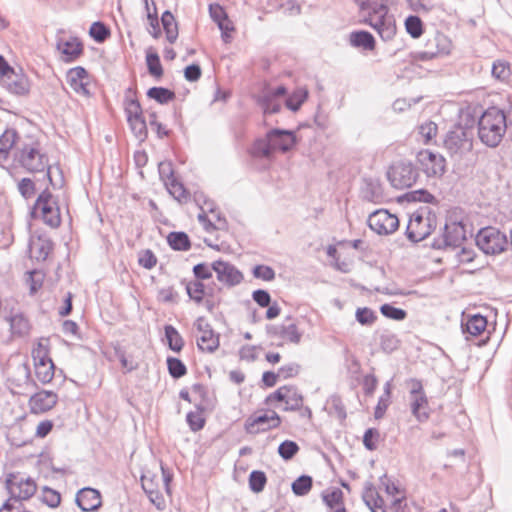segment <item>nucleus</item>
Wrapping results in <instances>:
<instances>
[{
    "label": "nucleus",
    "instance_id": "58836bf2",
    "mask_svg": "<svg viewBox=\"0 0 512 512\" xmlns=\"http://www.w3.org/2000/svg\"><path fill=\"white\" fill-rule=\"evenodd\" d=\"M167 242L173 250L187 251L191 247L188 235L184 232H171L167 236Z\"/></svg>",
    "mask_w": 512,
    "mask_h": 512
},
{
    "label": "nucleus",
    "instance_id": "c756f323",
    "mask_svg": "<svg viewBox=\"0 0 512 512\" xmlns=\"http://www.w3.org/2000/svg\"><path fill=\"white\" fill-rule=\"evenodd\" d=\"M487 319L480 314H474L467 317L463 323V331L473 337L482 335L487 329Z\"/></svg>",
    "mask_w": 512,
    "mask_h": 512
},
{
    "label": "nucleus",
    "instance_id": "aec40b11",
    "mask_svg": "<svg viewBox=\"0 0 512 512\" xmlns=\"http://www.w3.org/2000/svg\"><path fill=\"white\" fill-rule=\"evenodd\" d=\"M196 328L198 332L197 346L199 350L205 353H212L217 350L220 345L219 335L213 331L203 317L197 319Z\"/></svg>",
    "mask_w": 512,
    "mask_h": 512
},
{
    "label": "nucleus",
    "instance_id": "ddd939ff",
    "mask_svg": "<svg viewBox=\"0 0 512 512\" xmlns=\"http://www.w3.org/2000/svg\"><path fill=\"white\" fill-rule=\"evenodd\" d=\"M6 488L15 500H27L36 490V482L30 477H24L20 473H10L6 478Z\"/></svg>",
    "mask_w": 512,
    "mask_h": 512
},
{
    "label": "nucleus",
    "instance_id": "4d7b16f0",
    "mask_svg": "<svg viewBox=\"0 0 512 512\" xmlns=\"http://www.w3.org/2000/svg\"><path fill=\"white\" fill-rule=\"evenodd\" d=\"M438 128L434 122L428 121L419 126V135L424 144L430 143L437 135Z\"/></svg>",
    "mask_w": 512,
    "mask_h": 512
},
{
    "label": "nucleus",
    "instance_id": "de8ad7c7",
    "mask_svg": "<svg viewBox=\"0 0 512 512\" xmlns=\"http://www.w3.org/2000/svg\"><path fill=\"white\" fill-rule=\"evenodd\" d=\"M312 478L308 475H302L298 477L293 483H292V491L297 496H304L307 495L311 489H312Z\"/></svg>",
    "mask_w": 512,
    "mask_h": 512
},
{
    "label": "nucleus",
    "instance_id": "09e8293b",
    "mask_svg": "<svg viewBox=\"0 0 512 512\" xmlns=\"http://www.w3.org/2000/svg\"><path fill=\"white\" fill-rule=\"evenodd\" d=\"M405 29L412 38H419L423 34V22L418 16H409L405 20Z\"/></svg>",
    "mask_w": 512,
    "mask_h": 512
},
{
    "label": "nucleus",
    "instance_id": "393cba45",
    "mask_svg": "<svg viewBox=\"0 0 512 512\" xmlns=\"http://www.w3.org/2000/svg\"><path fill=\"white\" fill-rule=\"evenodd\" d=\"M443 238L447 246H461L466 240L465 226L462 223L456 221H450L446 223Z\"/></svg>",
    "mask_w": 512,
    "mask_h": 512
},
{
    "label": "nucleus",
    "instance_id": "dca6fc26",
    "mask_svg": "<svg viewBox=\"0 0 512 512\" xmlns=\"http://www.w3.org/2000/svg\"><path fill=\"white\" fill-rule=\"evenodd\" d=\"M368 225L379 235H389L398 229L399 219L386 209H378L369 216Z\"/></svg>",
    "mask_w": 512,
    "mask_h": 512
},
{
    "label": "nucleus",
    "instance_id": "ea45409f",
    "mask_svg": "<svg viewBox=\"0 0 512 512\" xmlns=\"http://www.w3.org/2000/svg\"><path fill=\"white\" fill-rule=\"evenodd\" d=\"M147 97L155 100L159 104H167L176 97L175 93L164 87H152L147 91Z\"/></svg>",
    "mask_w": 512,
    "mask_h": 512
},
{
    "label": "nucleus",
    "instance_id": "9b49d317",
    "mask_svg": "<svg viewBox=\"0 0 512 512\" xmlns=\"http://www.w3.org/2000/svg\"><path fill=\"white\" fill-rule=\"evenodd\" d=\"M416 161L419 169L427 176L439 178L446 171L445 158L429 149L420 150L417 153Z\"/></svg>",
    "mask_w": 512,
    "mask_h": 512
},
{
    "label": "nucleus",
    "instance_id": "680f3d73",
    "mask_svg": "<svg viewBox=\"0 0 512 512\" xmlns=\"http://www.w3.org/2000/svg\"><path fill=\"white\" fill-rule=\"evenodd\" d=\"M45 275L43 272L33 270L28 272L27 284L32 294L36 293L43 285Z\"/></svg>",
    "mask_w": 512,
    "mask_h": 512
},
{
    "label": "nucleus",
    "instance_id": "338daca9",
    "mask_svg": "<svg viewBox=\"0 0 512 512\" xmlns=\"http://www.w3.org/2000/svg\"><path fill=\"white\" fill-rule=\"evenodd\" d=\"M380 312L385 317L391 318L394 320H398V321L405 319V317L407 315L406 311H404L403 309L396 308L390 304H383L380 307Z\"/></svg>",
    "mask_w": 512,
    "mask_h": 512
},
{
    "label": "nucleus",
    "instance_id": "603ef678",
    "mask_svg": "<svg viewBox=\"0 0 512 512\" xmlns=\"http://www.w3.org/2000/svg\"><path fill=\"white\" fill-rule=\"evenodd\" d=\"M274 153L270 145L269 133L266 139L258 140L252 147V154L257 157H270Z\"/></svg>",
    "mask_w": 512,
    "mask_h": 512
},
{
    "label": "nucleus",
    "instance_id": "a878e982",
    "mask_svg": "<svg viewBox=\"0 0 512 512\" xmlns=\"http://www.w3.org/2000/svg\"><path fill=\"white\" fill-rule=\"evenodd\" d=\"M269 139L274 153L287 152L296 143L294 134L289 131L273 130L269 132Z\"/></svg>",
    "mask_w": 512,
    "mask_h": 512
},
{
    "label": "nucleus",
    "instance_id": "f03ea898",
    "mask_svg": "<svg viewBox=\"0 0 512 512\" xmlns=\"http://www.w3.org/2000/svg\"><path fill=\"white\" fill-rule=\"evenodd\" d=\"M507 123L504 112L490 107L483 112L478 120V136L489 147H496L502 141Z\"/></svg>",
    "mask_w": 512,
    "mask_h": 512
},
{
    "label": "nucleus",
    "instance_id": "f8f14e48",
    "mask_svg": "<svg viewBox=\"0 0 512 512\" xmlns=\"http://www.w3.org/2000/svg\"><path fill=\"white\" fill-rule=\"evenodd\" d=\"M478 247L486 254H498L504 251L507 244L505 234L494 227L482 228L477 236Z\"/></svg>",
    "mask_w": 512,
    "mask_h": 512
},
{
    "label": "nucleus",
    "instance_id": "a19ab883",
    "mask_svg": "<svg viewBox=\"0 0 512 512\" xmlns=\"http://www.w3.org/2000/svg\"><path fill=\"white\" fill-rule=\"evenodd\" d=\"M165 337L171 350L180 352L183 349L184 340L177 329L172 325L165 326Z\"/></svg>",
    "mask_w": 512,
    "mask_h": 512
},
{
    "label": "nucleus",
    "instance_id": "2eb2a0df",
    "mask_svg": "<svg viewBox=\"0 0 512 512\" xmlns=\"http://www.w3.org/2000/svg\"><path fill=\"white\" fill-rule=\"evenodd\" d=\"M360 22L372 27L383 41L392 40L397 33L396 21L389 15V9L377 16H365Z\"/></svg>",
    "mask_w": 512,
    "mask_h": 512
},
{
    "label": "nucleus",
    "instance_id": "6ab92c4d",
    "mask_svg": "<svg viewBox=\"0 0 512 512\" xmlns=\"http://www.w3.org/2000/svg\"><path fill=\"white\" fill-rule=\"evenodd\" d=\"M67 85L72 91L81 96H89L92 78L82 66L70 68L65 75Z\"/></svg>",
    "mask_w": 512,
    "mask_h": 512
},
{
    "label": "nucleus",
    "instance_id": "423d86ee",
    "mask_svg": "<svg viewBox=\"0 0 512 512\" xmlns=\"http://www.w3.org/2000/svg\"><path fill=\"white\" fill-rule=\"evenodd\" d=\"M282 425V417L273 408L259 409L250 415L244 423L246 433L256 435L278 429Z\"/></svg>",
    "mask_w": 512,
    "mask_h": 512
},
{
    "label": "nucleus",
    "instance_id": "f704fd0d",
    "mask_svg": "<svg viewBox=\"0 0 512 512\" xmlns=\"http://www.w3.org/2000/svg\"><path fill=\"white\" fill-rule=\"evenodd\" d=\"M445 146L451 153L457 154L463 150L470 149L472 144L465 137L464 133H451L445 140Z\"/></svg>",
    "mask_w": 512,
    "mask_h": 512
},
{
    "label": "nucleus",
    "instance_id": "69168bd1",
    "mask_svg": "<svg viewBox=\"0 0 512 512\" xmlns=\"http://www.w3.org/2000/svg\"><path fill=\"white\" fill-rule=\"evenodd\" d=\"M260 347L255 345H244L239 350V357L242 361L254 362L260 354Z\"/></svg>",
    "mask_w": 512,
    "mask_h": 512
},
{
    "label": "nucleus",
    "instance_id": "8fccbe9b",
    "mask_svg": "<svg viewBox=\"0 0 512 512\" xmlns=\"http://www.w3.org/2000/svg\"><path fill=\"white\" fill-rule=\"evenodd\" d=\"M41 501L51 508H56L61 503V495L58 491L44 487L40 493Z\"/></svg>",
    "mask_w": 512,
    "mask_h": 512
},
{
    "label": "nucleus",
    "instance_id": "7ed1b4c3",
    "mask_svg": "<svg viewBox=\"0 0 512 512\" xmlns=\"http://www.w3.org/2000/svg\"><path fill=\"white\" fill-rule=\"evenodd\" d=\"M171 480L172 475L163 467L147 469L141 477L142 488L158 509L165 507V494L170 496Z\"/></svg>",
    "mask_w": 512,
    "mask_h": 512
},
{
    "label": "nucleus",
    "instance_id": "bf43d9fd",
    "mask_svg": "<svg viewBox=\"0 0 512 512\" xmlns=\"http://www.w3.org/2000/svg\"><path fill=\"white\" fill-rule=\"evenodd\" d=\"M277 372L280 380L293 379L299 375L300 365L295 362L287 363L279 367Z\"/></svg>",
    "mask_w": 512,
    "mask_h": 512
},
{
    "label": "nucleus",
    "instance_id": "9d476101",
    "mask_svg": "<svg viewBox=\"0 0 512 512\" xmlns=\"http://www.w3.org/2000/svg\"><path fill=\"white\" fill-rule=\"evenodd\" d=\"M189 298L197 305L204 306L212 312L221 303V298L214 288H207L200 280L190 281L186 285Z\"/></svg>",
    "mask_w": 512,
    "mask_h": 512
},
{
    "label": "nucleus",
    "instance_id": "49530a36",
    "mask_svg": "<svg viewBox=\"0 0 512 512\" xmlns=\"http://www.w3.org/2000/svg\"><path fill=\"white\" fill-rule=\"evenodd\" d=\"M249 488L254 493H260L264 490L267 484V476L263 471L254 470L249 475Z\"/></svg>",
    "mask_w": 512,
    "mask_h": 512
},
{
    "label": "nucleus",
    "instance_id": "e2e57ef3",
    "mask_svg": "<svg viewBox=\"0 0 512 512\" xmlns=\"http://www.w3.org/2000/svg\"><path fill=\"white\" fill-rule=\"evenodd\" d=\"M355 317L362 325H372L377 320L376 313L368 307L358 308Z\"/></svg>",
    "mask_w": 512,
    "mask_h": 512
},
{
    "label": "nucleus",
    "instance_id": "6e6d98bb",
    "mask_svg": "<svg viewBox=\"0 0 512 512\" xmlns=\"http://www.w3.org/2000/svg\"><path fill=\"white\" fill-rule=\"evenodd\" d=\"M158 263V259L154 252L150 249H145L138 254V264L144 269L151 270Z\"/></svg>",
    "mask_w": 512,
    "mask_h": 512
},
{
    "label": "nucleus",
    "instance_id": "1a4fd4ad",
    "mask_svg": "<svg viewBox=\"0 0 512 512\" xmlns=\"http://www.w3.org/2000/svg\"><path fill=\"white\" fill-rule=\"evenodd\" d=\"M34 214L52 228H57L61 224L59 206L47 190H44L37 198L34 205Z\"/></svg>",
    "mask_w": 512,
    "mask_h": 512
},
{
    "label": "nucleus",
    "instance_id": "79ce46f5",
    "mask_svg": "<svg viewBox=\"0 0 512 512\" xmlns=\"http://www.w3.org/2000/svg\"><path fill=\"white\" fill-rule=\"evenodd\" d=\"M165 185L170 193L179 202L184 201L188 198V192L184 185L179 182L175 177H168Z\"/></svg>",
    "mask_w": 512,
    "mask_h": 512
},
{
    "label": "nucleus",
    "instance_id": "0eeeda50",
    "mask_svg": "<svg viewBox=\"0 0 512 512\" xmlns=\"http://www.w3.org/2000/svg\"><path fill=\"white\" fill-rule=\"evenodd\" d=\"M409 386V407L412 415L418 422L428 421L431 414V407L429 405L428 397L424 391L421 381L411 379L408 382Z\"/></svg>",
    "mask_w": 512,
    "mask_h": 512
},
{
    "label": "nucleus",
    "instance_id": "39448f33",
    "mask_svg": "<svg viewBox=\"0 0 512 512\" xmlns=\"http://www.w3.org/2000/svg\"><path fill=\"white\" fill-rule=\"evenodd\" d=\"M436 215L428 207H421L413 212L406 229L407 237L413 242L427 238L436 228Z\"/></svg>",
    "mask_w": 512,
    "mask_h": 512
},
{
    "label": "nucleus",
    "instance_id": "5701e85b",
    "mask_svg": "<svg viewBox=\"0 0 512 512\" xmlns=\"http://www.w3.org/2000/svg\"><path fill=\"white\" fill-rule=\"evenodd\" d=\"M217 274V279L229 286H234L242 282L243 275L233 265L225 261H215L211 267Z\"/></svg>",
    "mask_w": 512,
    "mask_h": 512
},
{
    "label": "nucleus",
    "instance_id": "412c9836",
    "mask_svg": "<svg viewBox=\"0 0 512 512\" xmlns=\"http://www.w3.org/2000/svg\"><path fill=\"white\" fill-rule=\"evenodd\" d=\"M56 49L63 62L71 63L82 56L84 45L81 40L75 36L58 37Z\"/></svg>",
    "mask_w": 512,
    "mask_h": 512
},
{
    "label": "nucleus",
    "instance_id": "a18cd8bd",
    "mask_svg": "<svg viewBox=\"0 0 512 512\" xmlns=\"http://www.w3.org/2000/svg\"><path fill=\"white\" fill-rule=\"evenodd\" d=\"M433 42L436 45V51L430 52V58L439 56V55H448L450 54L452 50V42L451 40L443 35V34H437Z\"/></svg>",
    "mask_w": 512,
    "mask_h": 512
},
{
    "label": "nucleus",
    "instance_id": "4be33fe9",
    "mask_svg": "<svg viewBox=\"0 0 512 512\" xmlns=\"http://www.w3.org/2000/svg\"><path fill=\"white\" fill-rule=\"evenodd\" d=\"M209 14L213 21L221 30V37L225 43H230L233 34L235 33V26L229 19L225 9L218 3H211L209 5Z\"/></svg>",
    "mask_w": 512,
    "mask_h": 512
},
{
    "label": "nucleus",
    "instance_id": "bb28decb",
    "mask_svg": "<svg viewBox=\"0 0 512 512\" xmlns=\"http://www.w3.org/2000/svg\"><path fill=\"white\" fill-rule=\"evenodd\" d=\"M179 397L190 404L200 406L207 402L208 390L204 384L195 383L189 389H181L179 392Z\"/></svg>",
    "mask_w": 512,
    "mask_h": 512
},
{
    "label": "nucleus",
    "instance_id": "4c0bfd02",
    "mask_svg": "<svg viewBox=\"0 0 512 512\" xmlns=\"http://www.w3.org/2000/svg\"><path fill=\"white\" fill-rule=\"evenodd\" d=\"M10 329L13 335L25 336L30 331V323L22 314H16L9 318Z\"/></svg>",
    "mask_w": 512,
    "mask_h": 512
},
{
    "label": "nucleus",
    "instance_id": "37998d69",
    "mask_svg": "<svg viewBox=\"0 0 512 512\" xmlns=\"http://www.w3.org/2000/svg\"><path fill=\"white\" fill-rule=\"evenodd\" d=\"M308 98V90L304 87L297 88L286 100V106L292 111L300 109Z\"/></svg>",
    "mask_w": 512,
    "mask_h": 512
},
{
    "label": "nucleus",
    "instance_id": "864d4df0",
    "mask_svg": "<svg viewBox=\"0 0 512 512\" xmlns=\"http://www.w3.org/2000/svg\"><path fill=\"white\" fill-rule=\"evenodd\" d=\"M299 450L298 444L291 440L283 441L278 447L279 455L286 461L291 460Z\"/></svg>",
    "mask_w": 512,
    "mask_h": 512
},
{
    "label": "nucleus",
    "instance_id": "13d9d810",
    "mask_svg": "<svg viewBox=\"0 0 512 512\" xmlns=\"http://www.w3.org/2000/svg\"><path fill=\"white\" fill-rule=\"evenodd\" d=\"M391 391L390 385L387 384L385 389V395L381 396L378 400V403L375 407L374 417L376 419H381L384 417L389 405H390Z\"/></svg>",
    "mask_w": 512,
    "mask_h": 512
},
{
    "label": "nucleus",
    "instance_id": "473e14b6",
    "mask_svg": "<svg viewBox=\"0 0 512 512\" xmlns=\"http://www.w3.org/2000/svg\"><path fill=\"white\" fill-rule=\"evenodd\" d=\"M355 2L362 12H366L365 16L372 17L388 10L390 0H355Z\"/></svg>",
    "mask_w": 512,
    "mask_h": 512
},
{
    "label": "nucleus",
    "instance_id": "c85d7f7f",
    "mask_svg": "<svg viewBox=\"0 0 512 512\" xmlns=\"http://www.w3.org/2000/svg\"><path fill=\"white\" fill-rule=\"evenodd\" d=\"M322 500L333 512H347L344 506V494L339 488H332L322 493Z\"/></svg>",
    "mask_w": 512,
    "mask_h": 512
},
{
    "label": "nucleus",
    "instance_id": "052dcab7",
    "mask_svg": "<svg viewBox=\"0 0 512 512\" xmlns=\"http://www.w3.org/2000/svg\"><path fill=\"white\" fill-rule=\"evenodd\" d=\"M18 139L15 129H6L0 136V150L9 151L14 147Z\"/></svg>",
    "mask_w": 512,
    "mask_h": 512
},
{
    "label": "nucleus",
    "instance_id": "e433bc0d",
    "mask_svg": "<svg viewBox=\"0 0 512 512\" xmlns=\"http://www.w3.org/2000/svg\"><path fill=\"white\" fill-rule=\"evenodd\" d=\"M145 2H146V12H147L146 19H147V23L149 26L148 32L153 38L158 39L161 35V30H160V26H159V19H158L156 5L154 2H152V6H150L147 0H145Z\"/></svg>",
    "mask_w": 512,
    "mask_h": 512
},
{
    "label": "nucleus",
    "instance_id": "f3484780",
    "mask_svg": "<svg viewBox=\"0 0 512 512\" xmlns=\"http://www.w3.org/2000/svg\"><path fill=\"white\" fill-rule=\"evenodd\" d=\"M59 401L58 394L52 390L41 389L28 399V409L33 415H43L53 410Z\"/></svg>",
    "mask_w": 512,
    "mask_h": 512
},
{
    "label": "nucleus",
    "instance_id": "7c9ffc66",
    "mask_svg": "<svg viewBox=\"0 0 512 512\" xmlns=\"http://www.w3.org/2000/svg\"><path fill=\"white\" fill-rule=\"evenodd\" d=\"M286 94V88L279 86L267 93L262 99V106L265 113H277L280 111L281 103L278 97Z\"/></svg>",
    "mask_w": 512,
    "mask_h": 512
},
{
    "label": "nucleus",
    "instance_id": "c03bdc74",
    "mask_svg": "<svg viewBox=\"0 0 512 512\" xmlns=\"http://www.w3.org/2000/svg\"><path fill=\"white\" fill-rule=\"evenodd\" d=\"M276 333L282 339L291 343L297 344L301 340V333L299 332L297 325L294 323L280 326Z\"/></svg>",
    "mask_w": 512,
    "mask_h": 512
},
{
    "label": "nucleus",
    "instance_id": "20e7f679",
    "mask_svg": "<svg viewBox=\"0 0 512 512\" xmlns=\"http://www.w3.org/2000/svg\"><path fill=\"white\" fill-rule=\"evenodd\" d=\"M31 357L34 377L43 385L49 384L55 375V365L50 357L49 339H39L31 350Z\"/></svg>",
    "mask_w": 512,
    "mask_h": 512
},
{
    "label": "nucleus",
    "instance_id": "4468645a",
    "mask_svg": "<svg viewBox=\"0 0 512 512\" xmlns=\"http://www.w3.org/2000/svg\"><path fill=\"white\" fill-rule=\"evenodd\" d=\"M387 177L393 187L405 189L416 182L417 172L411 163L397 162L390 166Z\"/></svg>",
    "mask_w": 512,
    "mask_h": 512
},
{
    "label": "nucleus",
    "instance_id": "6e6552de",
    "mask_svg": "<svg viewBox=\"0 0 512 512\" xmlns=\"http://www.w3.org/2000/svg\"><path fill=\"white\" fill-rule=\"evenodd\" d=\"M124 110L133 134L138 138H145L147 135V124L143 116V110L135 93L131 90L126 95Z\"/></svg>",
    "mask_w": 512,
    "mask_h": 512
},
{
    "label": "nucleus",
    "instance_id": "5fc2aeb1",
    "mask_svg": "<svg viewBox=\"0 0 512 512\" xmlns=\"http://www.w3.org/2000/svg\"><path fill=\"white\" fill-rule=\"evenodd\" d=\"M492 75L500 81L507 80L511 75L509 63L503 60L495 61L492 66Z\"/></svg>",
    "mask_w": 512,
    "mask_h": 512
},
{
    "label": "nucleus",
    "instance_id": "0e129e2a",
    "mask_svg": "<svg viewBox=\"0 0 512 512\" xmlns=\"http://www.w3.org/2000/svg\"><path fill=\"white\" fill-rule=\"evenodd\" d=\"M90 36L97 42H103L110 35L107 27L101 22H94L89 30Z\"/></svg>",
    "mask_w": 512,
    "mask_h": 512
},
{
    "label": "nucleus",
    "instance_id": "72a5a7b5",
    "mask_svg": "<svg viewBox=\"0 0 512 512\" xmlns=\"http://www.w3.org/2000/svg\"><path fill=\"white\" fill-rule=\"evenodd\" d=\"M161 24L169 43L173 44L179 36L178 22L170 11H165L161 16Z\"/></svg>",
    "mask_w": 512,
    "mask_h": 512
},
{
    "label": "nucleus",
    "instance_id": "3c124183",
    "mask_svg": "<svg viewBox=\"0 0 512 512\" xmlns=\"http://www.w3.org/2000/svg\"><path fill=\"white\" fill-rule=\"evenodd\" d=\"M167 367L169 374L175 379L181 378L187 374V368L185 364L178 358L168 357Z\"/></svg>",
    "mask_w": 512,
    "mask_h": 512
},
{
    "label": "nucleus",
    "instance_id": "c9c22d12",
    "mask_svg": "<svg viewBox=\"0 0 512 512\" xmlns=\"http://www.w3.org/2000/svg\"><path fill=\"white\" fill-rule=\"evenodd\" d=\"M146 65L149 74L156 80H160L163 77L164 70L159 55L153 48H148L146 51Z\"/></svg>",
    "mask_w": 512,
    "mask_h": 512
},
{
    "label": "nucleus",
    "instance_id": "cd10ccee",
    "mask_svg": "<svg viewBox=\"0 0 512 512\" xmlns=\"http://www.w3.org/2000/svg\"><path fill=\"white\" fill-rule=\"evenodd\" d=\"M349 43L355 48L373 52L376 49L375 37L368 31L358 30L349 34Z\"/></svg>",
    "mask_w": 512,
    "mask_h": 512
},
{
    "label": "nucleus",
    "instance_id": "a211bd4d",
    "mask_svg": "<svg viewBox=\"0 0 512 512\" xmlns=\"http://www.w3.org/2000/svg\"><path fill=\"white\" fill-rule=\"evenodd\" d=\"M21 162L23 166L32 173L44 172L46 178L53 185L50 176V167L47 158L39 152L37 148H25L21 154Z\"/></svg>",
    "mask_w": 512,
    "mask_h": 512
},
{
    "label": "nucleus",
    "instance_id": "b1692460",
    "mask_svg": "<svg viewBox=\"0 0 512 512\" xmlns=\"http://www.w3.org/2000/svg\"><path fill=\"white\" fill-rule=\"evenodd\" d=\"M76 502L83 511H95L102 504V497L98 490L83 488L76 495Z\"/></svg>",
    "mask_w": 512,
    "mask_h": 512
},
{
    "label": "nucleus",
    "instance_id": "f257e3e1",
    "mask_svg": "<svg viewBox=\"0 0 512 512\" xmlns=\"http://www.w3.org/2000/svg\"><path fill=\"white\" fill-rule=\"evenodd\" d=\"M266 407L279 408L283 412H302L309 419L312 418V410L305 405V397L301 390L294 384H285L269 393L264 398Z\"/></svg>",
    "mask_w": 512,
    "mask_h": 512
},
{
    "label": "nucleus",
    "instance_id": "2f4dec72",
    "mask_svg": "<svg viewBox=\"0 0 512 512\" xmlns=\"http://www.w3.org/2000/svg\"><path fill=\"white\" fill-rule=\"evenodd\" d=\"M52 250V245L48 240L41 237H33L30 240L29 252L32 258L36 260H45Z\"/></svg>",
    "mask_w": 512,
    "mask_h": 512
},
{
    "label": "nucleus",
    "instance_id": "774afa93",
    "mask_svg": "<svg viewBox=\"0 0 512 512\" xmlns=\"http://www.w3.org/2000/svg\"><path fill=\"white\" fill-rule=\"evenodd\" d=\"M118 357L124 373L132 372L139 366L138 361L132 355L126 354L125 352H120Z\"/></svg>",
    "mask_w": 512,
    "mask_h": 512
}]
</instances>
